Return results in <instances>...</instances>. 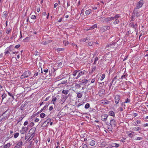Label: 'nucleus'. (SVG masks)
<instances>
[{"label":"nucleus","instance_id":"bb28decb","mask_svg":"<svg viewBox=\"0 0 148 148\" xmlns=\"http://www.w3.org/2000/svg\"><path fill=\"white\" fill-rule=\"evenodd\" d=\"M77 97L79 98H81L82 97V93L79 92H77Z\"/></svg>","mask_w":148,"mask_h":148},{"label":"nucleus","instance_id":"9d476101","mask_svg":"<svg viewBox=\"0 0 148 148\" xmlns=\"http://www.w3.org/2000/svg\"><path fill=\"white\" fill-rule=\"evenodd\" d=\"M88 80L86 79H83L81 81H79V82L81 85H85L88 82Z\"/></svg>","mask_w":148,"mask_h":148},{"label":"nucleus","instance_id":"bf43d9fd","mask_svg":"<svg viewBox=\"0 0 148 148\" xmlns=\"http://www.w3.org/2000/svg\"><path fill=\"white\" fill-rule=\"evenodd\" d=\"M63 43L65 45H68L69 44L68 41L66 40L63 41Z\"/></svg>","mask_w":148,"mask_h":148},{"label":"nucleus","instance_id":"c85d7f7f","mask_svg":"<svg viewBox=\"0 0 148 148\" xmlns=\"http://www.w3.org/2000/svg\"><path fill=\"white\" fill-rule=\"evenodd\" d=\"M95 144V140H92L90 142V145L91 146H94Z\"/></svg>","mask_w":148,"mask_h":148},{"label":"nucleus","instance_id":"b1692460","mask_svg":"<svg viewBox=\"0 0 148 148\" xmlns=\"http://www.w3.org/2000/svg\"><path fill=\"white\" fill-rule=\"evenodd\" d=\"M6 91L8 93V95H9L13 99H14V98L13 94V93H11L10 92H8L7 91Z\"/></svg>","mask_w":148,"mask_h":148},{"label":"nucleus","instance_id":"4c0bfd02","mask_svg":"<svg viewBox=\"0 0 148 148\" xmlns=\"http://www.w3.org/2000/svg\"><path fill=\"white\" fill-rule=\"evenodd\" d=\"M22 145L23 142L22 141H20L16 144V145L18 146L19 147H21Z\"/></svg>","mask_w":148,"mask_h":148},{"label":"nucleus","instance_id":"e433bc0d","mask_svg":"<svg viewBox=\"0 0 148 148\" xmlns=\"http://www.w3.org/2000/svg\"><path fill=\"white\" fill-rule=\"evenodd\" d=\"M69 92V90H63L62 91V93L65 95H67Z\"/></svg>","mask_w":148,"mask_h":148},{"label":"nucleus","instance_id":"4468645a","mask_svg":"<svg viewBox=\"0 0 148 148\" xmlns=\"http://www.w3.org/2000/svg\"><path fill=\"white\" fill-rule=\"evenodd\" d=\"M36 131V128L35 127H33L31 129L29 130V132H30V134H31L33 135L34 136L35 135V132Z\"/></svg>","mask_w":148,"mask_h":148},{"label":"nucleus","instance_id":"f3484780","mask_svg":"<svg viewBox=\"0 0 148 148\" xmlns=\"http://www.w3.org/2000/svg\"><path fill=\"white\" fill-rule=\"evenodd\" d=\"M117 76H116L115 77L112 79V82H114V84H115L116 83V82L117 81V80H119V81H120V80H119L120 79H118L117 78Z\"/></svg>","mask_w":148,"mask_h":148},{"label":"nucleus","instance_id":"7ed1b4c3","mask_svg":"<svg viewBox=\"0 0 148 148\" xmlns=\"http://www.w3.org/2000/svg\"><path fill=\"white\" fill-rule=\"evenodd\" d=\"M110 27L109 26H105L102 27L100 28V31L102 32L109 30L110 29Z\"/></svg>","mask_w":148,"mask_h":148},{"label":"nucleus","instance_id":"ddd939ff","mask_svg":"<svg viewBox=\"0 0 148 148\" xmlns=\"http://www.w3.org/2000/svg\"><path fill=\"white\" fill-rule=\"evenodd\" d=\"M108 116V115L107 114L102 115L101 116V119L102 121H105Z\"/></svg>","mask_w":148,"mask_h":148},{"label":"nucleus","instance_id":"a19ab883","mask_svg":"<svg viewBox=\"0 0 148 148\" xmlns=\"http://www.w3.org/2000/svg\"><path fill=\"white\" fill-rule=\"evenodd\" d=\"M49 70L47 69H44L43 70V74L44 75H46L47 73L48 72Z\"/></svg>","mask_w":148,"mask_h":148},{"label":"nucleus","instance_id":"5fc2aeb1","mask_svg":"<svg viewBox=\"0 0 148 148\" xmlns=\"http://www.w3.org/2000/svg\"><path fill=\"white\" fill-rule=\"evenodd\" d=\"M75 87L77 88H79L81 87V86L79 84L76 83L75 84Z\"/></svg>","mask_w":148,"mask_h":148},{"label":"nucleus","instance_id":"13d9d810","mask_svg":"<svg viewBox=\"0 0 148 148\" xmlns=\"http://www.w3.org/2000/svg\"><path fill=\"white\" fill-rule=\"evenodd\" d=\"M7 95L6 94H3L1 96L2 99H3L4 98L7 96Z\"/></svg>","mask_w":148,"mask_h":148},{"label":"nucleus","instance_id":"7c9ffc66","mask_svg":"<svg viewBox=\"0 0 148 148\" xmlns=\"http://www.w3.org/2000/svg\"><path fill=\"white\" fill-rule=\"evenodd\" d=\"M108 114L111 116H115V114L114 112L113 111H110L109 112Z\"/></svg>","mask_w":148,"mask_h":148},{"label":"nucleus","instance_id":"c756f323","mask_svg":"<svg viewBox=\"0 0 148 148\" xmlns=\"http://www.w3.org/2000/svg\"><path fill=\"white\" fill-rule=\"evenodd\" d=\"M115 21H114L113 23L114 25H116L119 23L120 22V21L119 19H114Z\"/></svg>","mask_w":148,"mask_h":148},{"label":"nucleus","instance_id":"c9c22d12","mask_svg":"<svg viewBox=\"0 0 148 148\" xmlns=\"http://www.w3.org/2000/svg\"><path fill=\"white\" fill-rule=\"evenodd\" d=\"M22 129L23 131H24L25 132H26L28 130V127H22Z\"/></svg>","mask_w":148,"mask_h":148},{"label":"nucleus","instance_id":"412c9836","mask_svg":"<svg viewBox=\"0 0 148 148\" xmlns=\"http://www.w3.org/2000/svg\"><path fill=\"white\" fill-rule=\"evenodd\" d=\"M34 136L33 135L31 134V136L29 137L27 139V140L26 141V142L27 143V141H30V140L33 138V137Z\"/></svg>","mask_w":148,"mask_h":148},{"label":"nucleus","instance_id":"a18cd8bd","mask_svg":"<svg viewBox=\"0 0 148 148\" xmlns=\"http://www.w3.org/2000/svg\"><path fill=\"white\" fill-rule=\"evenodd\" d=\"M130 100L129 98H127L125 99V101H124V103H130Z\"/></svg>","mask_w":148,"mask_h":148},{"label":"nucleus","instance_id":"69168bd1","mask_svg":"<svg viewBox=\"0 0 148 148\" xmlns=\"http://www.w3.org/2000/svg\"><path fill=\"white\" fill-rule=\"evenodd\" d=\"M29 147H27V148H29V147H31L32 146H33V143H32V141H29Z\"/></svg>","mask_w":148,"mask_h":148},{"label":"nucleus","instance_id":"338daca9","mask_svg":"<svg viewBox=\"0 0 148 148\" xmlns=\"http://www.w3.org/2000/svg\"><path fill=\"white\" fill-rule=\"evenodd\" d=\"M51 120L50 119H47L45 121L46 123L47 122V124H48L49 122L51 121Z\"/></svg>","mask_w":148,"mask_h":148},{"label":"nucleus","instance_id":"f704fd0d","mask_svg":"<svg viewBox=\"0 0 148 148\" xmlns=\"http://www.w3.org/2000/svg\"><path fill=\"white\" fill-rule=\"evenodd\" d=\"M3 15L6 18L8 15V12L7 11H5L3 12Z\"/></svg>","mask_w":148,"mask_h":148},{"label":"nucleus","instance_id":"cd10ccee","mask_svg":"<svg viewBox=\"0 0 148 148\" xmlns=\"http://www.w3.org/2000/svg\"><path fill=\"white\" fill-rule=\"evenodd\" d=\"M82 146L83 148H88L87 142L83 143L82 144Z\"/></svg>","mask_w":148,"mask_h":148},{"label":"nucleus","instance_id":"09e8293b","mask_svg":"<svg viewBox=\"0 0 148 148\" xmlns=\"http://www.w3.org/2000/svg\"><path fill=\"white\" fill-rule=\"evenodd\" d=\"M105 77V75L104 74H103L101 77L100 78V80L101 81H102L103 80V79Z\"/></svg>","mask_w":148,"mask_h":148},{"label":"nucleus","instance_id":"423d86ee","mask_svg":"<svg viewBox=\"0 0 148 148\" xmlns=\"http://www.w3.org/2000/svg\"><path fill=\"white\" fill-rule=\"evenodd\" d=\"M87 73V72L85 70H84L83 71H80L78 74L77 76L76 77V79H78L80 77L83 75L86 74Z\"/></svg>","mask_w":148,"mask_h":148},{"label":"nucleus","instance_id":"2eb2a0df","mask_svg":"<svg viewBox=\"0 0 148 148\" xmlns=\"http://www.w3.org/2000/svg\"><path fill=\"white\" fill-rule=\"evenodd\" d=\"M105 92V90L104 89H102L100 90L98 92V94L100 97L102 96L103 94H104Z\"/></svg>","mask_w":148,"mask_h":148},{"label":"nucleus","instance_id":"20e7f679","mask_svg":"<svg viewBox=\"0 0 148 148\" xmlns=\"http://www.w3.org/2000/svg\"><path fill=\"white\" fill-rule=\"evenodd\" d=\"M144 2V1L143 0H141L139 1L137 5V9H139L140 8H141L143 6Z\"/></svg>","mask_w":148,"mask_h":148},{"label":"nucleus","instance_id":"f8f14e48","mask_svg":"<svg viewBox=\"0 0 148 148\" xmlns=\"http://www.w3.org/2000/svg\"><path fill=\"white\" fill-rule=\"evenodd\" d=\"M116 44L115 42H113L112 43L107 44L106 47H109L110 48H114L115 47V45Z\"/></svg>","mask_w":148,"mask_h":148},{"label":"nucleus","instance_id":"5701e85b","mask_svg":"<svg viewBox=\"0 0 148 148\" xmlns=\"http://www.w3.org/2000/svg\"><path fill=\"white\" fill-rule=\"evenodd\" d=\"M111 146L113 147H118L119 146V145L116 143H112L111 144Z\"/></svg>","mask_w":148,"mask_h":148},{"label":"nucleus","instance_id":"a878e982","mask_svg":"<svg viewBox=\"0 0 148 148\" xmlns=\"http://www.w3.org/2000/svg\"><path fill=\"white\" fill-rule=\"evenodd\" d=\"M91 11H92L90 9H88V10H86L85 11V14H86V15L87 16V15H88L91 12Z\"/></svg>","mask_w":148,"mask_h":148},{"label":"nucleus","instance_id":"f257e3e1","mask_svg":"<svg viewBox=\"0 0 148 148\" xmlns=\"http://www.w3.org/2000/svg\"><path fill=\"white\" fill-rule=\"evenodd\" d=\"M105 123L108 126V128L110 131H112L113 127H115L116 126V121L113 119H111L110 122H106Z\"/></svg>","mask_w":148,"mask_h":148},{"label":"nucleus","instance_id":"aec40b11","mask_svg":"<svg viewBox=\"0 0 148 148\" xmlns=\"http://www.w3.org/2000/svg\"><path fill=\"white\" fill-rule=\"evenodd\" d=\"M61 84H65L67 83V80L66 79H61Z\"/></svg>","mask_w":148,"mask_h":148},{"label":"nucleus","instance_id":"052dcab7","mask_svg":"<svg viewBox=\"0 0 148 148\" xmlns=\"http://www.w3.org/2000/svg\"><path fill=\"white\" fill-rule=\"evenodd\" d=\"M142 139L143 138L142 137H136L135 140H140Z\"/></svg>","mask_w":148,"mask_h":148},{"label":"nucleus","instance_id":"473e14b6","mask_svg":"<svg viewBox=\"0 0 148 148\" xmlns=\"http://www.w3.org/2000/svg\"><path fill=\"white\" fill-rule=\"evenodd\" d=\"M120 15L119 14H116L113 17L114 20V19H118V18L120 17Z\"/></svg>","mask_w":148,"mask_h":148},{"label":"nucleus","instance_id":"c03bdc74","mask_svg":"<svg viewBox=\"0 0 148 148\" xmlns=\"http://www.w3.org/2000/svg\"><path fill=\"white\" fill-rule=\"evenodd\" d=\"M10 52V51L7 48L5 50V52H4V53L5 55L9 53Z\"/></svg>","mask_w":148,"mask_h":148},{"label":"nucleus","instance_id":"72a5a7b5","mask_svg":"<svg viewBox=\"0 0 148 148\" xmlns=\"http://www.w3.org/2000/svg\"><path fill=\"white\" fill-rule=\"evenodd\" d=\"M24 117V116L22 117V116H21L20 117L18 118V119L17 120V124L19 122H20L21 121H22L23 118Z\"/></svg>","mask_w":148,"mask_h":148},{"label":"nucleus","instance_id":"ea45409f","mask_svg":"<svg viewBox=\"0 0 148 148\" xmlns=\"http://www.w3.org/2000/svg\"><path fill=\"white\" fill-rule=\"evenodd\" d=\"M80 71L75 70L74 71L73 73V75L74 76H75L76 75L77 73L78 72H79Z\"/></svg>","mask_w":148,"mask_h":148},{"label":"nucleus","instance_id":"49530a36","mask_svg":"<svg viewBox=\"0 0 148 148\" xmlns=\"http://www.w3.org/2000/svg\"><path fill=\"white\" fill-rule=\"evenodd\" d=\"M134 123H135V124L134 125H136L138 123H140L141 122L139 120H137V121H135Z\"/></svg>","mask_w":148,"mask_h":148},{"label":"nucleus","instance_id":"f03ea898","mask_svg":"<svg viewBox=\"0 0 148 148\" xmlns=\"http://www.w3.org/2000/svg\"><path fill=\"white\" fill-rule=\"evenodd\" d=\"M7 111V110H6L0 116V122H3L8 119L9 116L3 115Z\"/></svg>","mask_w":148,"mask_h":148},{"label":"nucleus","instance_id":"58836bf2","mask_svg":"<svg viewBox=\"0 0 148 148\" xmlns=\"http://www.w3.org/2000/svg\"><path fill=\"white\" fill-rule=\"evenodd\" d=\"M46 123L45 121L41 125V127H45L47 126V123L46 124Z\"/></svg>","mask_w":148,"mask_h":148},{"label":"nucleus","instance_id":"4be33fe9","mask_svg":"<svg viewBox=\"0 0 148 148\" xmlns=\"http://www.w3.org/2000/svg\"><path fill=\"white\" fill-rule=\"evenodd\" d=\"M133 130L134 131H139L141 130V128L139 127H134L133 128Z\"/></svg>","mask_w":148,"mask_h":148},{"label":"nucleus","instance_id":"39448f33","mask_svg":"<svg viewBox=\"0 0 148 148\" xmlns=\"http://www.w3.org/2000/svg\"><path fill=\"white\" fill-rule=\"evenodd\" d=\"M110 101L107 100L106 99L101 100L100 101V103L101 104L103 105L108 104L110 103Z\"/></svg>","mask_w":148,"mask_h":148},{"label":"nucleus","instance_id":"de8ad7c7","mask_svg":"<svg viewBox=\"0 0 148 148\" xmlns=\"http://www.w3.org/2000/svg\"><path fill=\"white\" fill-rule=\"evenodd\" d=\"M29 40V37H27L24 39L23 41L24 42H27Z\"/></svg>","mask_w":148,"mask_h":148},{"label":"nucleus","instance_id":"6ab92c4d","mask_svg":"<svg viewBox=\"0 0 148 148\" xmlns=\"http://www.w3.org/2000/svg\"><path fill=\"white\" fill-rule=\"evenodd\" d=\"M8 49L10 51H12V50H14V46L13 45H10L9 47H8L6 48Z\"/></svg>","mask_w":148,"mask_h":148},{"label":"nucleus","instance_id":"0eeeda50","mask_svg":"<svg viewBox=\"0 0 148 148\" xmlns=\"http://www.w3.org/2000/svg\"><path fill=\"white\" fill-rule=\"evenodd\" d=\"M68 97V96H67L62 95L60 101L61 103L62 104L64 103Z\"/></svg>","mask_w":148,"mask_h":148},{"label":"nucleus","instance_id":"1a4fd4ad","mask_svg":"<svg viewBox=\"0 0 148 148\" xmlns=\"http://www.w3.org/2000/svg\"><path fill=\"white\" fill-rule=\"evenodd\" d=\"M120 99V97L119 95H116L115 97V103L116 104H117L119 102Z\"/></svg>","mask_w":148,"mask_h":148},{"label":"nucleus","instance_id":"79ce46f5","mask_svg":"<svg viewBox=\"0 0 148 148\" xmlns=\"http://www.w3.org/2000/svg\"><path fill=\"white\" fill-rule=\"evenodd\" d=\"M127 134H128V136L129 137H131V138L132 137V136H134V135L132 134L131 133H130L129 132H127Z\"/></svg>","mask_w":148,"mask_h":148},{"label":"nucleus","instance_id":"0e129e2a","mask_svg":"<svg viewBox=\"0 0 148 148\" xmlns=\"http://www.w3.org/2000/svg\"><path fill=\"white\" fill-rule=\"evenodd\" d=\"M96 69V67L95 66H94L92 69V72L94 71Z\"/></svg>","mask_w":148,"mask_h":148},{"label":"nucleus","instance_id":"4d7b16f0","mask_svg":"<svg viewBox=\"0 0 148 148\" xmlns=\"http://www.w3.org/2000/svg\"><path fill=\"white\" fill-rule=\"evenodd\" d=\"M40 115V117L42 118H44L45 116V114L43 113H41Z\"/></svg>","mask_w":148,"mask_h":148},{"label":"nucleus","instance_id":"603ef678","mask_svg":"<svg viewBox=\"0 0 148 148\" xmlns=\"http://www.w3.org/2000/svg\"><path fill=\"white\" fill-rule=\"evenodd\" d=\"M91 27V28H92V29H94L95 28L97 27V24H95L93 26H92Z\"/></svg>","mask_w":148,"mask_h":148},{"label":"nucleus","instance_id":"3c124183","mask_svg":"<svg viewBox=\"0 0 148 148\" xmlns=\"http://www.w3.org/2000/svg\"><path fill=\"white\" fill-rule=\"evenodd\" d=\"M47 108V106H44L42 108H41V110L40 111V112H42L44 110H45Z\"/></svg>","mask_w":148,"mask_h":148},{"label":"nucleus","instance_id":"37998d69","mask_svg":"<svg viewBox=\"0 0 148 148\" xmlns=\"http://www.w3.org/2000/svg\"><path fill=\"white\" fill-rule=\"evenodd\" d=\"M90 107V104L89 103H87L86 104L85 108L86 109H88Z\"/></svg>","mask_w":148,"mask_h":148},{"label":"nucleus","instance_id":"dca6fc26","mask_svg":"<svg viewBox=\"0 0 148 148\" xmlns=\"http://www.w3.org/2000/svg\"><path fill=\"white\" fill-rule=\"evenodd\" d=\"M130 24H131V27L133 28L136 30V28L137 27V25L136 23L134 24V23L133 22L131 23Z\"/></svg>","mask_w":148,"mask_h":148},{"label":"nucleus","instance_id":"a211bd4d","mask_svg":"<svg viewBox=\"0 0 148 148\" xmlns=\"http://www.w3.org/2000/svg\"><path fill=\"white\" fill-rule=\"evenodd\" d=\"M114 20L113 17H108L105 18V20L106 21H110Z\"/></svg>","mask_w":148,"mask_h":148},{"label":"nucleus","instance_id":"680f3d73","mask_svg":"<svg viewBox=\"0 0 148 148\" xmlns=\"http://www.w3.org/2000/svg\"><path fill=\"white\" fill-rule=\"evenodd\" d=\"M94 42H90L88 44V45L89 46H92L94 44Z\"/></svg>","mask_w":148,"mask_h":148},{"label":"nucleus","instance_id":"e2e57ef3","mask_svg":"<svg viewBox=\"0 0 148 148\" xmlns=\"http://www.w3.org/2000/svg\"><path fill=\"white\" fill-rule=\"evenodd\" d=\"M36 16L35 15H32L31 16V18L32 19H36Z\"/></svg>","mask_w":148,"mask_h":148},{"label":"nucleus","instance_id":"774afa93","mask_svg":"<svg viewBox=\"0 0 148 148\" xmlns=\"http://www.w3.org/2000/svg\"><path fill=\"white\" fill-rule=\"evenodd\" d=\"M15 33H12V35L11 37V39H13V38H14L15 36Z\"/></svg>","mask_w":148,"mask_h":148},{"label":"nucleus","instance_id":"6e6d98bb","mask_svg":"<svg viewBox=\"0 0 148 148\" xmlns=\"http://www.w3.org/2000/svg\"><path fill=\"white\" fill-rule=\"evenodd\" d=\"M64 48H58L57 49V51L58 52L60 51H64Z\"/></svg>","mask_w":148,"mask_h":148},{"label":"nucleus","instance_id":"393cba45","mask_svg":"<svg viewBox=\"0 0 148 148\" xmlns=\"http://www.w3.org/2000/svg\"><path fill=\"white\" fill-rule=\"evenodd\" d=\"M52 101L51 102V103H52L53 104L55 105V103L54 102H55L56 101V100L57 99L54 96H53L52 97Z\"/></svg>","mask_w":148,"mask_h":148},{"label":"nucleus","instance_id":"864d4df0","mask_svg":"<svg viewBox=\"0 0 148 148\" xmlns=\"http://www.w3.org/2000/svg\"><path fill=\"white\" fill-rule=\"evenodd\" d=\"M86 136V134H82L80 135V136L82 138H84V137Z\"/></svg>","mask_w":148,"mask_h":148},{"label":"nucleus","instance_id":"2f4dec72","mask_svg":"<svg viewBox=\"0 0 148 148\" xmlns=\"http://www.w3.org/2000/svg\"><path fill=\"white\" fill-rule=\"evenodd\" d=\"M11 145L10 143H8L7 144L5 145L4 146V148H9Z\"/></svg>","mask_w":148,"mask_h":148},{"label":"nucleus","instance_id":"8fccbe9b","mask_svg":"<svg viewBox=\"0 0 148 148\" xmlns=\"http://www.w3.org/2000/svg\"><path fill=\"white\" fill-rule=\"evenodd\" d=\"M19 133H15L14 135V137L15 138H17L19 135Z\"/></svg>","mask_w":148,"mask_h":148},{"label":"nucleus","instance_id":"9b49d317","mask_svg":"<svg viewBox=\"0 0 148 148\" xmlns=\"http://www.w3.org/2000/svg\"><path fill=\"white\" fill-rule=\"evenodd\" d=\"M27 104V102L25 101L24 103L21 105L20 107V110H21L23 111L25 110V107Z\"/></svg>","mask_w":148,"mask_h":148},{"label":"nucleus","instance_id":"6e6552de","mask_svg":"<svg viewBox=\"0 0 148 148\" xmlns=\"http://www.w3.org/2000/svg\"><path fill=\"white\" fill-rule=\"evenodd\" d=\"M31 73V72L29 71H25L23 73V75L25 77V78L28 77Z\"/></svg>","mask_w":148,"mask_h":148}]
</instances>
